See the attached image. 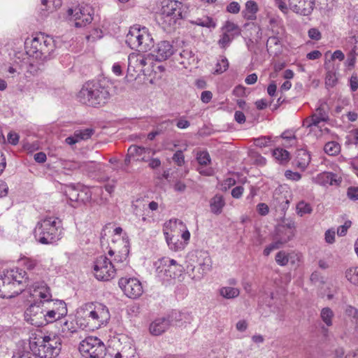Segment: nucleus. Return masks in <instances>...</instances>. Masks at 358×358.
Returning a JSON list of instances; mask_svg holds the SVG:
<instances>
[{"instance_id": "nucleus-1", "label": "nucleus", "mask_w": 358, "mask_h": 358, "mask_svg": "<svg viewBox=\"0 0 358 358\" xmlns=\"http://www.w3.org/2000/svg\"><path fill=\"white\" fill-rule=\"evenodd\" d=\"M25 48L27 54L36 59L29 63L28 71L36 75L44 70V62L51 59L55 45L52 38L41 34L26 41Z\"/></svg>"}, {"instance_id": "nucleus-2", "label": "nucleus", "mask_w": 358, "mask_h": 358, "mask_svg": "<svg viewBox=\"0 0 358 358\" xmlns=\"http://www.w3.org/2000/svg\"><path fill=\"white\" fill-rule=\"evenodd\" d=\"M110 86L107 82H87L78 94L80 102L93 107L102 106L110 98Z\"/></svg>"}, {"instance_id": "nucleus-3", "label": "nucleus", "mask_w": 358, "mask_h": 358, "mask_svg": "<svg viewBox=\"0 0 358 358\" xmlns=\"http://www.w3.org/2000/svg\"><path fill=\"white\" fill-rule=\"evenodd\" d=\"M24 274L18 268L3 271L0 275V297L8 299L20 294L24 289Z\"/></svg>"}, {"instance_id": "nucleus-4", "label": "nucleus", "mask_w": 358, "mask_h": 358, "mask_svg": "<svg viewBox=\"0 0 358 358\" xmlns=\"http://www.w3.org/2000/svg\"><path fill=\"white\" fill-rule=\"evenodd\" d=\"M60 338L55 336H40L29 338V349L40 358H55L61 350Z\"/></svg>"}, {"instance_id": "nucleus-5", "label": "nucleus", "mask_w": 358, "mask_h": 358, "mask_svg": "<svg viewBox=\"0 0 358 358\" xmlns=\"http://www.w3.org/2000/svg\"><path fill=\"white\" fill-rule=\"evenodd\" d=\"M60 221L48 217L38 222L34 229V237L41 244H52L61 238Z\"/></svg>"}, {"instance_id": "nucleus-6", "label": "nucleus", "mask_w": 358, "mask_h": 358, "mask_svg": "<svg viewBox=\"0 0 358 358\" xmlns=\"http://www.w3.org/2000/svg\"><path fill=\"white\" fill-rule=\"evenodd\" d=\"M83 310L85 317L88 320L87 324H91L92 328L98 329L106 325L110 317L108 308L102 303H86Z\"/></svg>"}, {"instance_id": "nucleus-7", "label": "nucleus", "mask_w": 358, "mask_h": 358, "mask_svg": "<svg viewBox=\"0 0 358 358\" xmlns=\"http://www.w3.org/2000/svg\"><path fill=\"white\" fill-rule=\"evenodd\" d=\"M79 351L87 358H104L106 355L104 343L94 336H88L82 341L79 345Z\"/></svg>"}, {"instance_id": "nucleus-8", "label": "nucleus", "mask_w": 358, "mask_h": 358, "mask_svg": "<svg viewBox=\"0 0 358 358\" xmlns=\"http://www.w3.org/2000/svg\"><path fill=\"white\" fill-rule=\"evenodd\" d=\"M119 267L106 256L101 255L96 258L94 264V274L100 281H108L113 279Z\"/></svg>"}, {"instance_id": "nucleus-9", "label": "nucleus", "mask_w": 358, "mask_h": 358, "mask_svg": "<svg viewBox=\"0 0 358 358\" xmlns=\"http://www.w3.org/2000/svg\"><path fill=\"white\" fill-rule=\"evenodd\" d=\"M94 14V9L90 5H81L75 9L69 8L67 10V15L74 20L76 27H85L91 23Z\"/></svg>"}, {"instance_id": "nucleus-10", "label": "nucleus", "mask_w": 358, "mask_h": 358, "mask_svg": "<svg viewBox=\"0 0 358 358\" xmlns=\"http://www.w3.org/2000/svg\"><path fill=\"white\" fill-rule=\"evenodd\" d=\"M162 15L165 22L170 25L175 24L178 20L183 18L182 5L180 2L174 0H168L164 2Z\"/></svg>"}, {"instance_id": "nucleus-11", "label": "nucleus", "mask_w": 358, "mask_h": 358, "mask_svg": "<svg viewBox=\"0 0 358 358\" xmlns=\"http://www.w3.org/2000/svg\"><path fill=\"white\" fill-rule=\"evenodd\" d=\"M45 303L42 301L34 303L27 308L24 313L25 320L36 327L45 325Z\"/></svg>"}, {"instance_id": "nucleus-12", "label": "nucleus", "mask_w": 358, "mask_h": 358, "mask_svg": "<svg viewBox=\"0 0 358 358\" xmlns=\"http://www.w3.org/2000/svg\"><path fill=\"white\" fill-rule=\"evenodd\" d=\"M182 268L183 267L178 264L176 260L168 257H163L156 262L157 273H163L164 275L171 278H176L182 271Z\"/></svg>"}, {"instance_id": "nucleus-13", "label": "nucleus", "mask_w": 358, "mask_h": 358, "mask_svg": "<svg viewBox=\"0 0 358 358\" xmlns=\"http://www.w3.org/2000/svg\"><path fill=\"white\" fill-rule=\"evenodd\" d=\"M294 235L291 224H289L287 228L283 227L282 229H279L274 238V241L264 248V255L268 256L271 251L282 247L293 238Z\"/></svg>"}, {"instance_id": "nucleus-14", "label": "nucleus", "mask_w": 358, "mask_h": 358, "mask_svg": "<svg viewBox=\"0 0 358 358\" xmlns=\"http://www.w3.org/2000/svg\"><path fill=\"white\" fill-rule=\"evenodd\" d=\"M118 285L124 294L131 299H137L143 292L141 282L136 278H121Z\"/></svg>"}, {"instance_id": "nucleus-15", "label": "nucleus", "mask_w": 358, "mask_h": 358, "mask_svg": "<svg viewBox=\"0 0 358 358\" xmlns=\"http://www.w3.org/2000/svg\"><path fill=\"white\" fill-rule=\"evenodd\" d=\"M175 49L172 44L167 41H162L154 45L152 55L156 61L162 62L169 59L173 55Z\"/></svg>"}, {"instance_id": "nucleus-16", "label": "nucleus", "mask_w": 358, "mask_h": 358, "mask_svg": "<svg viewBox=\"0 0 358 358\" xmlns=\"http://www.w3.org/2000/svg\"><path fill=\"white\" fill-rule=\"evenodd\" d=\"M288 1L292 10L303 16L311 14L315 4V0H288Z\"/></svg>"}, {"instance_id": "nucleus-17", "label": "nucleus", "mask_w": 358, "mask_h": 358, "mask_svg": "<svg viewBox=\"0 0 358 358\" xmlns=\"http://www.w3.org/2000/svg\"><path fill=\"white\" fill-rule=\"evenodd\" d=\"M329 107L326 102H321L317 108L315 113L311 117L305 120L307 127L317 126L321 122H327L329 120Z\"/></svg>"}, {"instance_id": "nucleus-18", "label": "nucleus", "mask_w": 358, "mask_h": 358, "mask_svg": "<svg viewBox=\"0 0 358 358\" xmlns=\"http://www.w3.org/2000/svg\"><path fill=\"white\" fill-rule=\"evenodd\" d=\"M125 78L127 81L136 80V73H141L138 53H131L128 56L127 71Z\"/></svg>"}, {"instance_id": "nucleus-19", "label": "nucleus", "mask_w": 358, "mask_h": 358, "mask_svg": "<svg viewBox=\"0 0 358 358\" xmlns=\"http://www.w3.org/2000/svg\"><path fill=\"white\" fill-rule=\"evenodd\" d=\"M143 36V27L138 25L131 27L126 36V43L131 49L138 50Z\"/></svg>"}, {"instance_id": "nucleus-20", "label": "nucleus", "mask_w": 358, "mask_h": 358, "mask_svg": "<svg viewBox=\"0 0 358 358\" xmlns=\"http://www.w3.org/2000/svg\"><path fill=\"white\" fill-rule=\"evenodd\" d=\"M196 262L201 270V274L210 271L212 268V260L209 253L206 250H196L195 252Z\"/></svg>"}, {"instance_id": "nucleus-21", "label": "nucleus", "mask_w": 358, "mask_h": 358, "mask_svg": "<svg viewBox=\"0 0 358 358\" xmlns=\"http://www.w3.org/2000/svg\"><path fill=\"white\" fill-rule=\"evenodd\" d=\"M171 327L166 317L155 319L149 327L150 333L153 336H160L166 331Z\"/></svg>"}, {"instance_id": "nucleus-22", "label": "nucleus", "mask_w": 358, "mask_h": 358, "mask_svg": "<svg viewBox=\"0 0 358 358\" xmlns=\"http://www.w3.org/2000/svg\"><path fill=\"white\" fill-rule=\"evenodd\" d=\"M310 162V155L306 150L299 149L296 152L294 163L296 166L304 171Z\"/></svg>"}, {"instance_id": "nucleus-23", "label": "nucleus", "mask_w": 358, "mask_h": 358, "mask_svg": "<svg viewBox=\"0 0 358 358\" xmlns=\"http://www.w3.org/2000/svg\"><path fill=\"white\" fill-rule=\"evenodd\" d=\"M46 308H50V310L57 312L58 316L62 317L67 315V307L66 303L62 300H50L47 303H45Z\"/></svg>"}, {"instance_id": "nucleus-24", "label": "nucleus", "mask_w": 358, "mask_h": 358, "mask_svg": "<svg viewBox=\"0 0 358 358\" xmlns=\"http://www.w3.org/2000/svg\"><path fill=\"white\" fill-rule=\"evenodd\" d=\"M141 44L138 51L147 52L154 48V41L148 31L147 28L143 27V36H141Z\"/></svg>"}, {"instance_id": "nucleus-25", "label": "nucleus", "mask_w": 358, "mask_h": 358, "mask_svg": "<svg viewBox=\"0 0 358 358\" xmlns=\"http://www.w3.org/2000/svg\"><path fill=\"white\" fill-rule=\"evenodd\" d=\"M258 5L254 1H248L245 3V8L242 11V14L248 20H255L257 18V13L258 12Z\"/></svg>"}, {"instance_id": "nucleus-26", "label": "nucleus", "mask_w": 358, "mask_h": 358, "mask_svg": "<svg viewBox=\"0 0 358 358\" xmlns=\"http://www.w3.org/2000/svg\"><path fill=\"white\" fill-rule=\"evenodd\" d=\"M225 206L224 197L221 194L215 195L210 201V210L215 215H220Z\"/></svg>"}, {"instance_id": "nucleus-27", "label": "nucleus", "mask_w": 358, "mask_h": 358, "mask_svg": "<svg viewBox=\"0 0 358 358\" xmlns=\"http://www.w3.org/2000/svg\"><path fill=\"white\" fill-rule=\"evenodd\" d=\"M296 257V255H295L294 252L288 253L284 250H281L275 255V260L278 265L285 266L288 264L289 262H291L292 264H294Z\"/></svg>"}, {"instance_id": "nucleus-28", "label": "nucleus", "mask_w": 358, "mask_h": 358, "mask_svg": "<svg viewBox=\"0 0 358 358\" xmlns=\"http://www.w3.org/2000/svg\"><path fill=\"white\" fill-rule=\"evenodd\" d=\"M317 179L323 185L338 184L337 175L332 172H323L317 176Z\"/></svg>"}, {"instance_id": "nucleus-29", "label": "nucleus", "mask_w": 358, "mask_h": 358, "mask_svg": "<svg viewBox=\"0 0 358 358\" xmlns=\"http://www.w3.org/2000/svg\"><path fill=\"white\" fill-rule=\"evenodd\" d=\"M93 162H78V161H65L63 163L64 169L71 171L80 169L83 171H87L90 164Z\"/></svg>"}, {"instance_id": "nucleus-30", "label": "nucleus", "mask_w": 358, "mask_h": 358, "mask_svg": "<svg viewBox=\"0 0 358 358\" xmlns=\"http://www.w3.org/2000/svg\"><path fill=\"white\" fill-rule=\"evenodd\" d=\"M129 247L127 245H124L121 254L116 255L114 259L113 264L117 265L120 268L119 270H122L124 266H127L129 262L127 260V257L129 254Z\"/></svg>"}, {"instance_id": "nucleus-31", "label": "nucleus", "mask_w": 358, "mask_h": 358, "mask_svg": "<svg viewBox=\"0 0 358 358\" xmlns=\"http://www.w3.org/2000/svg\"><path fill=\"white\" fill-rule=\"evenodd\" d=\"M273 202L275 203L274 204L275 210L277 211L280 210L281 212L280 214L284 215L289 205V199L282 195L278 194L276 196L275 194Z\"/></svg>"}, {"instance_id": "nucleus-32", "label": "nucleus", "mask_w": 358, "mask_h": 358, "mask_svg": "<svg viewBox=\"0 0 358 358\" xmlns=\"http://www.w3.org/2000/svg\"><path fill=\"white\" fill-rule=\"evenodd\" d=\"M219 294L226 299H234L239 296L240 289L229 286L222 287L219 289Z\"/></svg>"}, {"instance_id": "nucleus-33", "label": "nucleus", "mask_w": 358, "mask_h": 358, "mask_svg": "<svg viewBox=\"0 0 358 358\" xmlns=\"http://www.w3.org/2000/svg\"><path fill=\"white\" fill-rule=\"evenodd\" d=\"M79 188L80 185L78 187L69 186L66 190V194L71 201V206L74 208L78 206Z\"/></svg>"}, {"instance_id": "nucleus-34", "label": "nucleus", "mask_w": 358, "mask_h": 358, "mask_svg": "<svg viewBox=\"0 0 358 358\" xmlns=\"http://www.w3.org/2000/svg\"><path fill=\"white\" fill-rule=\"evenodd\" d=\"M194 53L189 49H185L179 53L178 57H176V60L183 66L190 64L194 61Z\"/></svg>"}, {"instance_id": "nucleus-35", "label": "nucleus", "mask_w": 358, "mask_h": 358, "mask_svg": "<svg viewBox=\"0 0 358 358\" xmlns=\"http://www.w3.org/2000/svg\"><path fill=\"white\" fill-rule=\"evenodd\" d=\"M35 292L38 296H39L41 299H43L42 303H47L50 300V298L52 297L50 289L45 284L38 286L35 289Z\"/></svg>"}, {"instance_id": "nucleus-36", "label": "nucleus", "mask_w": 358, "mask_h": 358, "mask_svg": "<svg viewBox=\"0 0 358 358\" xmlns=\"http://www.w3.org/2000/svg\"><path fill=\"white\" fill-rule=\"evenodd\" d=\"M182 312L176 310H172L166 317L170 325L181 326L183 324Z\"/></svg>"}, {"instance_id": "nucleus-37", "label": "nucleus", "mask_w": 358, "mask_h": 358, "mask_svg": "<svg viewBox=\"0 0 358 358\" xmlns=\"http://www.w3.org/2000/svg\"><path fill=\"white\" fill-rule=\"evenodd\" d=\"M78 199V206L90 202L92 199L91 191L87 187L80 185Z\"/></svg>"}, {"instance_id": "nucleus-38", "label": "nucleus", "mask_w": 358, "mask_h": 358, "mask_svg": "<svg viewBox=\"0 0 358 358\" xmlns=\"http://www.w3.org/2000/svg\"><path fill=\"white\" fill-rule=\"evenodd\" d=\"M324 150L330 156H336L341 152V145L336 141H329L324 145Z\"/></svg>"}, {"instance_id": "nucleus-39", "label": "nucleus", "mask_w": 358, "mask_h": 358, "mask_svg": "<svg viewBox=\"0 0 358 358\" xmlns=\"http://www.w3.org/2000/svg\"><path fill=\"white\" fill-rule=\"evenodd\" d=\"M334 313L330 308L326 307L321 310L320 317L327 327L332 325V319Z\"/></svg>"}, {"instance_id": "nucleus-40", "label": "nucleus", "mask_w": 358, "mask_h": 358, "mask_svg": "<svg viewBox=\"0 0 358 358\" xmlns=\"http://www.w3.org/2000/svg\"><path fill=\"white\" fill-rule=\"evenodd\" d=\"M235 36L232 34L223 31L217 43L222 49H226L229 46Z\"/></svg>"}, {"instance_id": "nucleus-41", "label": "nucleus", "mask_w": 358, "mask_h": 358, "mask_svg": "<svg viewBox=\"0 0 358 358\" xmlns=\"http://www.w3.org/2000/svg\"><path fill=\"white\" fill-rule=\"evenodd\" d=\"M273 155L280 163L287 162L289 157V153L282 148H276L274 150Z\"/></svg>"}, {"instance_id": "nucleus-42", "label": "nucleus", "mask_w": 358, "mask_h": 358, "mask_svg": "<svg viewBox=\"0 0 358 358\" xmlns=\"http://www.w3.org/2000/svg\"><path fill=\"white\" fill-rule=\"evenodd\" d=\"M38 356L31 351L29 348V350L23 348L22 350L19 349L17 352H15L13 355V358H38Z\"/></svg>"}, {"instance_id": "nucleus-43", "label": "nucleus", "mask_w": 358, "mask_h": 358, "mask_svg": "<svg viewBox=\"0 0 358 358\" xmlns=\"http://www.w3.org/2000/svg\"><path fill=\"white\" fill-rule=\"evenodd\" d=\"M222 29L224 32L232 34L235 37L240 34V30L238 25L229 21L226 22Z\"/></svg>"}, {"instance_id": "nucleus-44", "label": "nucleus", "mask_w": 358, "mask_h": 358, "mask_svg": "<svg viewBox=\"0 0 358 358\" xmlns=\"http://www.w3.org/2000/svg\"><path fill=\"white\" fill-rule=\"evenodd\" d=\"M347 279L354 285H358V267H352L345 272Z\"/></svg>"}, {"instance_id": "nucleus-45", "label": "nucleus", "mask_w": 358, "mask_h": 358, "mask_svg": "<svg viewBox=\"0 0 358 358\" xmlns=\"http://www.w3.org/2000/svg\"><path fill=\"white\" fill-rule=\"evenodd\" d=\"M45 324L48 323H52L55 322L59 319H61L62 316H58L57 312L55 313L54 310H50L49 308H46L45 306Z\"/></svg>"}, {"instance_id": "nucleus-46", "label": "nucleus", "mask_w": 358, "mask_h": 358, "mask_svg": "<svg viewBox=\"0 0 358 358\" xmlns=\"http://www.w3.org/2000/svg\"><path fill=\"white\" fill-rule=\"evenodd\" d=\"M297 213L300 216H303L305 214H310L312 212V208L310 205L301 201L296 205Z\"/></svg>"}, {"instance_id": "nucleus-47", "label": "nucleus", "mask_w": 358, "mask_h": 358, "mask_svg": "<svg viewBox=\"0 0 358 358\" xmlns=\"http://www.w3.org/2000/svg\"><path fill=\"white\" fill-rule=\"evenodd\" d=\"M194 23L199 26L203 27H215V23L213 22V19L209 17H205L203 18H198L196 20Z\"/></svg>"}, {"instance_id": "nucleus-48", "label": "nucleus", "mask_w": 358, "mask_h": 358, "mask_svg": "<svg viewBox=\"0 0 358 358\" xmlns=\"http://www.w3.org/2000/svg\"><path fill=\"white\" fill-rule=\"evenodd\" d=\"M196 159L200 165L206 166L210 162V157L207 151H201L197 153Z\"/></svg>"}, {"instance_id": "nucleus-49", "label": "nucleus", "mask_w": 358, "mask_h": 358, "mask_svg": "<svg viewBox=\"0 0 358 358\" xmlns=\"http://www.w3.org/2000/svg\"><path fill=\"white\" fill-rule=\"evenodd\" d=\"M173 126V120H167L162 122L156 127L158 133L163 134L164 131L171 130Z\"/></svg>"}, {"instance_id": "nucleus-50", "label": "nucleus", "mask_w": 358, "mask_h": 358, "mask_svg": "<svg viewBox=\"0 0 358 358\" xmlns=\"http://www.w3.org/2000/svg\"><path fill=\"white\" fill-rule=\"evenodd\" d=\"M229 67V62L225 57H222L221 59L216 64L215 72L217 73H222L227 70Z\"/></svg>"}, {"instance_id": "nucleus-51", "label": "nucleus", "mask_w": 358, "mask_h": 358, "mask_svg": "<svg viewBox=\"0 0 358 358\" xmlns=\"http://www.w3.org/2000/svg\"><path fill=\"white\" fill-rule=\"evenodd\" d=\"M148 150H149V149H146L145 148L139 147L137 145H131L128 149L129 155H132L134 157H141Z\"/></svg>"}, {"instance_id": "nucleus-52", "label": "nucleus", "mask_w": 358, "mask_h": 358, "mask_svg": "<svg viewBox=\"0 0 358 358\" xmlns=\"http://www.w3.org/2000/svg\"><path fill=\"white\" fill-rule=\"evenodd\" d=\"M94 133L92 129H85L83 130L76 131V136H78L79 140H87L90 138Z\"/></svg>"}, {"instance_id": "nucleus-53", "label": "nucleus", "mask_w": 358, "mask_h": 358, "mask_svg": "<svg viewBox=\"0 0 358 358\" xmlns=\"http://www.w3.org/2000/svg\"><path fill=\"white\" fill-rule=\"evenodd\" d=\"M76 331V327L73 322L66 321L62 326V332L64 334H73Z\"/></svg>"}, {"instance_id": "nucleus-54", "label": "nucleus", "mask_w": 358, "mask_h": 358, "mask_svg": "<svg viewBox=\"0 0 358 358\" xmlns=\"http://www.w3.org/2000/svg\"><path fill=\"white\" fill-rule=\"evenodd\" d=\"M357 53L355 50H352L348 54V58L346 59L345 64L349 69L354 68L355 62H356Z\"/></svg>"}, {"instance_id": "nucleus-55", "label": "nucleus", "mask_w": 358, "mask_h": 358, "mask_svg": "<svg viewBox=\"0 0 358 358\" xmlns=\"http://www.w3.org/2000/svg\"><path fill=\"white\" fill-rule=\"evenodd\" d=\"M270 144L271 138L269 136H262L255 140V145L260 148L269 146Z\"/></svg>"}, {"instance_id": "nucleus-56", "label": "nucleus", "mask_w": 358, "mask_h": 358, "mask_svg": "<svg viewBox=\"0 0 358 358\" xmlns=\"http://www.w3.org/2000/svg\"><path fill=\"white\" fill-rule=\"evenodd\" d=\"M349 86L350 91L352 92L358 90V76L356 73H353L349 79Z\"/></svg>"}, {"instance_id": "nucleus-57", "label": "nucleus", "mask_w": 358, "mask_h": 358, "mask_svg": "<svg viewBox=\"0 0 358 358\" xmlns=\"http://www.w3.org/2000/svg\"><path fill=\"white\" fill-rule=\"evenodd\" d=\"M173 162L178 166H182L185 163V157L182 150H177L173 156Z\"/></svg>"}, {"instance_id": "nucleus-58", "label": "nucleus", "mask_w": 358, "mask_h": 358, "mask_svg": "<svg viewBox=\"0 0 358 358\" xmlns=\"http://www.w3.org/2000/svg\"><path fill=\"white\" fill-rule=\"evenodd\" d=\"M281 38L278 36H270L266 43V46L272 48L273 46H280L281 45Z\"/></svg>"}, {"instance_id": "nucleus-59", "label": "nucleus", "mask_w": 358, "mask_h": 358, "mask_svg": "<svg viewBox=\"0 0 358 358\" xmlns=\"http://www.w3.org/2000/svg\"><path fill=\"white\" fill-rule=\"evenodd\" d=\"M124 66V63L120 62H115L112 66V71L116 76H122Z\"/></svg>"}, {"instance_id": "nucleus-60", "label": "nucleus", "mask_w": 358, "mask_h": 358, "mask_svg": "<svg viewBox=\"0 0 358 358\" xmlns=\"http://www.w3.org/2000/svg\"><path fill=\"white\" fill-rule=\"evenodd\" d=\"M308 35L310 38L315 41H319L322 37L320 31L317 28L310 29L308 31Z\"/></svg>"}, {"instance_id": "nucleus-61", "label": "nucleus", "mask_w": 358, "mask_h": 358, "mask_svg": "<svg viewBox=\"0 0 358 358\" xmlns=\"http://www.w3.org/2000/svg\"><path fill=\"white\" fill-rule=\"evenodd\" d=\"M345 313L347 315L353 317L355 322H358V310L355 308L348 306L345 309Z\"/></svg>"}, {"instance_id": "nucleus-62", "label": "nucleus", "mask_w": 358, "mask_h": 358, "mask_svg": "<svg viewBox=\"0 0 358 358\" xmlns=\"http://www.w3.org/2000/svg\"><path fill=\"white\" fill-rule=\"evenodd\" d=\"M229 13L236 14L240 11V5L236 1L231 2L227 7Z\"/></svg>"}, {"instance_id": "nucleus-63", "label": "nucleus", "mask_w": 358, "mask_h": 358, "mask_svg": "<svg viewBox=\"0 0 358 358\" xmlns=\"http://www.w3.org/2000/svg\"><path fill=\"white\" fill-rule=\"evenodd\" d=\"M257 210L259 215L265 216L268 213L269 208L267 204L264 203H259L257 206Z\"/></svg>"}, {"instance_id": "nucleus-64", "label": "nucleus", "mask_w": 358, "mask_h": 358, "mask_svg": "<svg viewBox=\"0 0 358 358\" xmlns=\"http://www.w3.org/2000/svg\"><path fill=\"white\" fill-rule=\"evenodd\" d=\"M348 196L352 200H358V187H350L348 189Z\"/></svg>"}]
</instances>
